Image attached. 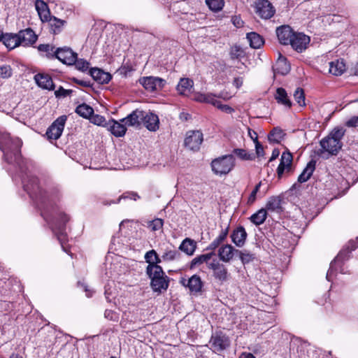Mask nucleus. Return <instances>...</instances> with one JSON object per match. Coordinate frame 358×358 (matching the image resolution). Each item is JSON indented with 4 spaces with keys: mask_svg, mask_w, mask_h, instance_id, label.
<instances>
[{
    "mask_svg": "<svg viewBox=\"0 0 358 358\" xmlns=\"http://www.w3.org/2000/svg\"><path fill=\"white\" fill-rule=\"evenodd\" d=\"M22 182L24 190L29 194L30 197L44 205V209L41 214L45 220L51 221L48 206H45V205L48 202V205L52 206L55 203L57 194L43 189L38 184V178L34 176H27V179L23 178Z\"/></svg>",
    "mask_w": 358,
    "mask_h": 358,
    "instance_id": "f257e3e1",
    "label": "nucleus"
},
{
    "mask_svg": "<svg viewBox=\"0 0 358 358\" xmlns=\"http://www.w3.org/2000/svg\"><path fill=\"white\" fill-rule=\"evenodd\" d=\"M22 145L19 138H11L9 134H0V149L3 158L8 164H16L21 172L25 171L27 162L22 158L20 148Z\"/></svg>",
    "mask_w": 358,
    "mask_h": 358,
    "instance_id": "f03ea898",
    "label": "nucleus"
},
{
    "mask_svg": "<svg viewBox=\"0 0 358 358\" xmlns=\"http://www.w3.org/2000/svg\"><path fill=\"white\" fill-rule=\"evenodd\" d=\"M343 127H336L331 133L320 141L322 150L330 155H336L342 148L341 139L345 135Z\"/></svg>",
    "mask_w": 358,
    "mask_h": 358,
    "instance_id": "7ed1b4c3",
    "label": "nucleus"
},
{
    "mask_svg": "<svg viewBox=\"0 0 358 358\" xmlns=\"http://www.w3.org/2000/svg\"><path fill=\"white\" fill-rule=\"evenodd\" d=\"M55 56L56 59L66 66L75 65V67H88L90 65L88 61L78 58V54L67 46L56 48Z\"/></svg>",
    "mask_w": 358,
    "mask_h": 358,
    "instance_id": "20e7f679",
    "label": "nucleus"
},
{
    "mask_svg": "<svg viewBox=\"0 0 358 358\" xmlns=\"http://www.w3.org/2000/svg\"><path fill=\"white\" fill-rule=\"evenodd\" d=\"M235 166V158L233 155H227L218 157L211 162L212 170L215 174L222 176L229 173Z\"/></svg>",
    "mask_w": 358,
    "mask_h": 358,
    "instance_id": "39448f33",
    "label": "nucleus"
},
{
    "mask_svg": "<svg viewBox=\"0 0 358 358\" xmlns=\"http://www.w3.org/2000/svg\"><path fill=\"white\" fill-rule=\"evenodd\" d=\"M59 220L54 222L53 230L57 236V238L63 248L64 251L67 252V250L64 246L65 242L66 241V234L65 233V224L69 222V217L64 213H59Z\"/></svg>",
    "mask_w": 358,
    "mask_h": 358,
    "instance_id": "423d86ee",
    "label": "nucleus"
},
{
    "mask_svg": "<svg viewBox=\"0 0 358 358\" xmlns=\"http://www.w3.org/2000/svg\"><path fill=\"white\" fill-rule=\"evenodd\" d=\"M210 345V349L217 353L227 349L230 345V341L224 334L217 331L212 334Z\"/></svg>",
    "mask_w": 358,
    "mask_h": 358,
    "instance_id": "0eeeda50",
    "label": "nucleus"
},
{
    "mask_svg": "<svg viewBox=\"0 0 358 358\" xmlns=\"http://www.w3.org/2000/svg\"><path fill=\"white\" fill-rule=\"evenodd\" d=\"M66 119V116L62 115L59 117L52 123V124L48 128L45 133L48 139L57 140L61 136L64 129Z\"/></svg>",
    "mask_w": 358,
    "mask_h": 358,
    "instance_id": "6e6552de",
    "label": "nucleus"
},
{
    "mask_svg": "<svg viewBox=\"0 0 358 358\" xmlns=\"http://www.w3.org/2000/svg\"><path fill=\"white\" fill-rule=\"evenodd\" d=\"M255 8V13L262 19H270L275 13V9L268 0H256Z\"/></svg>",
    "mask_w": 358,
    "mask_h": 358,
    "instance_id": "1a4fd4ad",
    "label": "nucleus"
},
{
    "mask_svg": "<svg viewBox=\"0 0 358 358\" xmlns=\"http://www.w3.org/2000/svg\"><path fill=\"white\" fill-rule=\"evenodd\" d=\"M203 142V134L199 131H189L185 139V146L188 149L197 151Z\"/></svg>",
    "mask_w": 358,
    "mask_h": 358,
    "instance_id": "9d476101",
    "label": "nucleus"
},
{
    "mask_svg": "<svg viewBox=\"0 0 358 358\" xmlns=\"http://www.w3.org/2000/svg\"><path fill=\"white\" fill-rule=\"evenodd\" d=\"M310 37L303 33H294L291 38L290 43L292 48L297 52H302L310 43Z\"/></svg>",
    "mask_w": 358,
    "mask_h": 358,
    "instance_id": "9b49d317",
    "label": "nucleus"
},
{
    "mask_svg": "<svg viewBox=\"0 0 358 358\" xmlns=\"http://www.w3.org/2000/svg\"><path fill=\"white\" fill-rule=\"evenodd\" d=\"M181 285L188 288L192 294L201 292L203 286V282L201 277L198 275H193L188 279L182 278L180 281Z\"/></svg>",
    "mask_w": 358,
    "mask_h": 358,
    "instance_id": "f8f14e48",
    "label": "nucleus"
},
{
    "mask_svg": "<svg viewBox=\"0 0 358 358\" xmlns=\"http://www.w3.org/2000/svg\"><path fill=\"white\" fill-rule=\"evenodd\" d=\"M208 268L213 270V276L220 282H224L228 279V271L226 266L220 263L217 259H213L208 265Z\"/></svg>",
    "mask_w": 358,
    "mask_h": 358,
    "instance_id": "ddd939ff",
    "label": "nucleus"
},
{
    "mask_svg": "<svg viewBox=\"0 0 358 358\" xmlns=\"http://www.w3.org/2000/svg\"><path fill=\"white\" fill-rule=\"evenodd\" d=\"M293 157L289 151L283 152L280 164L277 169V174L279 178H281L284 173H289L292 171Z\"/></svg>",
    "mask_w": 358,
    "mask_h": 358,
    "instance_id": "4468645a",
    "label": "nucleus"
},
{
    "mask_svg": "<svg viewBox=\"0 0 358 358\" xmlns=\"http://www.w3.org/2000/svg\"><path fill=\"white\" fill-rule=\"evenodd\" d=\"M82 71H87L93 79L99 84H106L111 80L110 73L103 71V69H78Z\"/></svg>",
    "mask_w": 358,
    "mask_h": 358,
    "instance_id": "2eb2a0df",
    "label": "nucleus"
},
{
    "mask_svg": "<svg viewBox=\"0 0 358 358\" xmlns=\"http://www.w3.org/2000/svg\"><path fill=\"white\" fill-rule=\"evenodd\" d=\"M140 83L150 92L161 90L165 85L166 81L158 77H145L140 80Z\"/></svg>",
    "mask_w": 358,
    "mask_h": 358,
    "instance_id": "dca6fc26",
    "label": "nucleus"
},
{
    "mask_svg": "<svg viewBox=\"0 0 358 358\" xmlns=\"http://www.w3.org/2000/svg\"><path fill=\"white\" fill-rule=\"evenodd\" d=\"M294 33L289 25H282L276 29L278 39L282 45H288Z\"/></svg>",
    "mask_w": 358,
    "mask_h": 358,
    "instance_id": "f3484780",
    "label": "nucleus"
},
{
    "mask_svg": "<svg viewBox=\"0 0 358 358\" xmlns=\"http://www.w3.org/2000/svg\"><path fill=\"white\" fill-rule=\"evenodd\" d=\"M143 124L149 131H155L159 129V120L156 114L143 111Z\"/></svg>",
    "mask_w": 358,
    "mask_h": 358,
    "instance_id": "a211bd4d",
    "label": "nucleus"
},
{
    "mask_svg": "<svg viewBox=\"0 0 358 358\" xmlns=\"http://www.w3.org/2000/svg\"><path fill=\"white\" fill-rule=\"evenodd\" d=\"M21 45L29 46L36 43L37 36L31 28L21 30L18 32Z\"/></svg>",
    "mask_w": 358,
    "mask_h": 358,
    "instance_id": "6ab92c4d",
    "label": "nucleus"
},
{
    "mask_svg": "<svg viewBox=\"0 0 358 358\" xmlns=\"http://www.w3.org/2000/svg\"><path fill=\"white\" fill-rule=\"evenodd\" d=\"M143 111L136 109L126 117L121 119L120 122L125 123L127 126H138L143 121Z\"/></svg>",
    "mask_w": 358,
    "mask_h": 358,
    "instance_id": "aec40b11",
    "label": "nucleus"
},
{
    "mask_svg": "<svg viewBox=\"0 0 358 358\" xmlns=\"http://www.w3.org/2000/svg\"><path fill=\"white\" fill-rule=\"evenodd\" d=\"M247 236L248 234L244 227L240 226L232 231L231 234V241L237 247L241 248L244 245L245 243Z\"/></svg>",
    "mask_w": 358,
    "mask_h": 358,
    "instance_id": "412c9836",
    "label": "nucleus"
},
{
    "mask_svg": "<svg viewBox=\"0 0 358 358\" xmlns=\"http://www.w3.org/2000/svg\"><path fill=\"white\" fill-rule=\"evenodd\" d=\"M125 123L122 122H117L114 120H110L108 121L107 129L116 137H122L123 136L126 131Z\"/></svg>",
    "mask_w": 358,
    "mask_h": 358,
    "instance_id": "4be33fe9",
    "label": "nucleus"
},
{
    "mask_svg": "<svg viewBox=\"0 0 358 358\" xmlns=\"http://www.w3.org/2000/svg\"><path fill=\"white\" fill-rule=\"evenodd\" d=\"M236 249L229 244L221 246L218 250V257L224 262H229L236 253Z\"/></svg>",
    "mask_w": 358,
    "mask_h": 358,
    "instance_id": "5701e85b",
    "label": "nucleus"
},
{
    "mask_svg": "<svg viewBox=\"0 0 358 358\" xmlns=\"http://www.w3.org/2000/svg\"><path fill=\"white\" fill-rule=\"evenodd\" d=\"M34 80L38 87L48 90L54 89V84L51 77L45 73H38L34 76Z\"/></svg>",
    "mask_w": 358,
    "mask_h": 358,
    "instance_id": "b1692460",
    "label": "nucleus"
},
{
    "mask_svg": "<svg viewBox=\"0 0 358 358\" xmlns=\"http://www.w3.org/2000/svg\"><path fill=\"white\" fill-rule=\"evenodd\" d=\"M3 43L8 50H13L21 45L17 34L6 33L3 34L2 38Z\"/></svg>",
    "mask_w": 358,
    "mask_h": 358,
    "instance_id": "393cba45",
    "label": "nucleus"
},
{
    "mask_svg": "<svg viewBox=\"0 0 358 358\" xmlns=\"http://www.w3.org/2000/svg\"><path fill=\"white\" fill-rule=\"evenodd\" d=\"M246 38L251 48L254 49L260 48L264 43L263 37L256 32H250L247 34Z\"/></svg>",
    "mask_w": 358,
    "mask_h": 358,
    "instance_id": "a878e982",
    "label": "nucleus"
},
{
    "mask_svg": "<svg viewBox=\"0 0 358 358\" xmlns=\"http://www.w3.org/2000/svg\"><path fill=\"white\" fill-rule=\"evenodd\" d=\"M315 169V162L312 160L308 163L306 168L303 169L302 173L299 175V176L298 177V181L300 183L306 182L311 177Z\"/></svg>",
    "mask_w": 358,
    "mask_h": 358,
    "instance_id": "bb28decb",
    "label": "nucleus"
},
{
    "mask_svg": "<svg viewBox=\"0 0 358 358\" xmlns=\"http://www.w3.org/2000/svg\"><path fill=\"white\" fill-rule=\"evenodd\" d=\"M151 286L155 292L166 290L169 287V280H166V276L155 278L151 279Z\"/></svg>",
    "mask_w": 358,
    "mask_h": 358,
    "instance_id": "cd10ccee",
    "label": "nucleus"
},
{
    "mask_svg": "<svg viewBox=\"0 0 358 358\" xmlns=\"http://www.w3.org/2000/svg\"><path fill=\"white\" fill-rule=\"evenodd\" d=\"M266 210L280 213L282 211L281 199L279 196L270 197L266 204Z\"/></svg>",
    "mask_w": 358,
    "mask_h": 358,
    "instance_id": "c85d7f7f",
    "label": "nucleus"
},
{
    "mask_svg": "<svg viewBox=\"0 0 358 358\" xmlns=\"http://www.w3.org/2000/svg\"><path fill=\"white\" fill-rule=\"evenodd\" d=\"M275 98L278 103L282 104L288 108L292 106V102L287 96L286 90L284 88L279 87L277 89Z\"/></svg>",
    "mask_w": 358,
    "mask_h": 358,
    "instance_id": "c756f323",
    "label": "nucleus"
},
{
    "mask_svg": "<svg viewBox=\"0 0 358 358\" xmlns=\"http://www.w3.org/2000/svg\"><path fill=\"white\" fill-rule=\"evenodd\" d=\"M229 226L225 229H222L219 236L208 245V250H214L220 246V245L226 239L229 233Z\"/></svg>",
    "mask_w": 358,
    "mask_h": 358,
    "instance_id": "7c9ffc66",
    "label": "nucleus"
},
{
    "mask_svg": "<svg viewBox=\"0 0 358 358\" xmlns=\"http://www.w3.org/2000/svg\"><path fill=\"white\" fill-rule=\"evenodd\" d=\"M179 249L188 255H192L196 249V243L187 238L181 243Z\"/></svg>",
    "mask_w": 358,
    "mask_h": 358,
    "instance_id": "2f4dec72",
    "label": "nucleus"
},
{
    "mask_svg": "<svg viewBox=\"0 0 358 358\" xmlns=\"http://www.w3.org/2000/svg\"><path fill=\"white\" fill-rule=\"evenodd\" d=\"M75 111L80 117L85 119H90V117L94 114V109L86 103L78 105Z\"/></svg>",
    "mask_w": 358,
    "mask_h": 358,
    "instance_id": "473e14b6",
    "label": "nucleus"
},
{
    "mask_svg": "<svg viewBox=\"0 0 358 358\" xmlns=\"http://www.w3.org/2000/svg\"><path fill=\"white\" fill-rule=\"evenodd\" d=\"M49 23L50 31L54 34H57L62 31V28L66 23V21L60 20L56 17H52L50 18Z\"/></svg>",
    "mask_w": 358,
    "mask_h": 358,
    "instance_id": "72a5a7b5",
    "label": "nucleus"
},
{
    "mask_svg": "<svg viewBox=\"0 0 358 358\" xmlns=\"http://www.w3.org/2000/svg\"><path fill=\"white\" fill-rule=\"evenodd\" d=\"M193 86V81L189 78H181L177 85V90L180 94H186Z\"/></svg>",
    "mask_w": 358,
    "mask_h": 358,
    "instance_id": "f704fd0d",
    "label": "nucleus"
},
{
    "mask_svg": "<svg viewBox=\"0 0 358 358\" xmlns=\"http://www.w3.org/2000/svg\"><path fill=\"white\" fill-rule=\"evenodd\" d=\"M146 272L151 279L165 276L162 268L157 264L148 265Z\"/></svg>",
    "mask_w": 358,
    "mask_h": 358,
    "instance_id": "c9c22d12",
    "label": "nucleus"
},
{
    "mask_svg": "<svg viewBox=\"0 0 358 358\" xmlns=\"http://www.w3.org/2000/svg\"><path fill=\"white\" fill-rule=\"evenodd\" d=\"M267 217L266 210L262 208L250 217V221L255 225H260L264 222Z\"/></svg>",
    "mask_w": 358,
    "mask_h": 358,
    "instance_id": "e433bc0d",
    "label": "nucleus"
},
{
    "mask_svg": "<svg viewBox=\"0 0 358 358\" xmlns=\"http://www.w3.org/2000/svg\"><path fill=\"white\" fill-rule=\"evenodd\" d=\"M215 254L213 252H210L196 257L192 260L190 268H193L203 263H206L208 265V264L210 263L208 262V261L212 258V257Z\"/></svg>",
    "mask_w": 358,
    "mask_h": 358,
    "instance_id": "4c0bfd02",
    "label": "nucleus"
},
{
    "mask_svg": "<svg viewBox=\"0 0 358 358\" xmlns=\"http://www.w3.org/2000/svg\"><path fill=\"white\" fill-rule=\"evenodd\" d=\"M38 51L48 58H55V52L56 49L50 44H41L38 46Z\"/></svg>",
    "mask_w": 358,
    "mask_h": 358,
    "instance_id": "58836bf2",
    "label": "nucleus"
},
{
    "mask_svg": "<svg viewBox=\"0 0 358 358\" xmlns=\"http://www.w3.org/2000/svg\"><path fill=\"white\" fill-rule=\"evenodd\" d=\"M215 96L212 94L197 93L194 96V99L199 102L216 104Z\"/></svg>",
    "mask_w": 358,
    "mask_h": 358,
    "instance_id": "ea45409f",
    "label": "nucleus"
},
{
    "mask_svg": "<svg viewBox=\"0 0 358 358\" xmlns=\"http://www.w3.org/2000/svg\"><path fill=\"white\" fill-rule=\"evenodd\" d=\"M230 57L232 59H241L245 55V50L239 45H233L230 49Z\"/></svg>",
    "mask_w": 358,
    "mask_h": 358,
    "instance_id": "a19ab883",
    "label": "nucleus"
},
{
    "mask_svg": "<svg viewBox=\"0 0 358 358\" xmlns=\"http://www.w3.org/2000/svg\"><path fill=\"white\" fill-rule=\"evenodd\" d=\"M180 256V254L178 250L166 249L162 255V259L164 262H171L178 259Z\"/></svg>",
    "mask_w": 358,
    "mask_h": 358,
    "instance_id": "79ce46f5",
    "label": "nucleus"
},
{
    "mask_svg": "<svg viewBox=\"0 0 358 358\" xmlns=\"http://www.w3.org/2000/svg\"><path fill=\"white\" fill-rule=\"evenodd\" d=\"M283 136V131L278 127H275L269 133L268 140L270 141L278 143L282 139Z\"/></svg>",
    "mask_w": 358,
    "mask_h": 358,
    "instance_id": "37998d69",
    "label": "nucleus"
},
{
    "mask_svg": "<svg viewBox=\"0 0 358 358\" xmlns=\"http://www.w3.org/2000/svg\"><path fill=\"white\" fill-rule=\"evenodd\" d=\"M206 3L209 8L215 12L221 10L224 6V0H206Z\"/></svg>",
    "mask_w": 358,
    "mask_h": 358,
    "instance_id": "c03bdc74",
    "label": "nucleus"
},
{
    "mask_svg": "<svg viewBox=\"0 0 358 358\" xmlns=\"http://www.w3.org/2000/svg\"><path fill=\"white\" fill-rule=\"evenodd\" d=\"M236 254H238L243 264H247L255 259V255L247 250H236Z\"/></svg>",
    "mask_w": 358,
    "mask_h": 358,
    "instance_id": "a18cd8bd",
    "label": "nucleus"
},
{
    "mask_svg": "<svg viewBox=\"0 0 358 358\" xmlns=\"http://www.w3.org/2000/svg\"><path fill=\"white\" fill-rule=\"evenodd\" d=\"M343 259V252H340L336 257L334 259L333 262H331L330 268L327 273V279L329 281L331 280L332 275L334 274V271L335 269L336 264L340 262H342Z\"/></svg>",
    "mask_w": 358,
    "mask_h": 358,
    "instance_id": "49530a36",
    "label": "nucleus"
},
{
    "mask_svg": "<svg viewBox=\"0 0 358 358\" xmlns=\"http://www.w3.org/2000/svg\"><path fill=\"white\" fill-rule=\"evenodd\" d=\"M294 98L300 106H305V94L302 88L298 87L294 93Z\"/></svg>",
    "mask_w": 358,
    "mask_h": 358,
    "instance_id": "de8ad7c7",
    "label": "nucleus"
},
{
    "mask_svg": "<svg viewBox=\"0 0 358 358\" xmlns=\"http://www.w3.org/2000/svg\"><path fill=\"white\" fill-rule=\"evenodd\" d=\"M90 121L92 123L98 125L102 126L107 128L108 122L106 121V118L100 115H92L90 117Z\"/></svg>",
    "mask_w": 358,
    "mask_h": 358,
    "instance_id": "09e8293b",
    "label": "nucleus"
},
{
    "mask_svg": "<svg viewBox=\"0 0 358 358\" xmlns=\"http://www.w3.org/2000/svg\"><path fill=\"white\" fill-rule=\"evenodd\" d=\"M233 153L242 160H252V155L248 153V152L242 148H236L233 150Z\"/></svg>",
    "mask_w": 358,
    "mask_h": 358,
    "instance_id": "8fccbe9b",
    "label": "nucleus"
},
{
    "mask_svg": "<svg viewBox=\"0 0 358 358\" xmlns=\"http://www.w3.org/2000/svg\"><path fill=\"white\" fill-rule=\"evenodd\" d=\"M164 222L162 219L156 218L148 222V227L152 231H158L163 227Z\"/></svg>",
    "mask_w": 358,
    "mask_h": 358,
    "instance_id": "3c124183",
    "label": "nucleus"
},
{
    "mask_svg": "<svg viewBox=\"0 0 358 358\" xmlns=\"http://www.w3.org/2000/svg\"><path fill=\"white\" fill-rule=\"evenodd\" d=\"M35 5L36 9L37 10L40 17H42L43 13L47 14L48 8L47 4L44 1L37 0Z\"/></svg>",
    "mask_w": 358,
    "mask_h": 358,
    "instance_id": "603ef678",
    "label": "nucleus"
},
{
    "mask_svg": "<svg viewBox=\"0 0 358 358\" xmlns=\"http://www.w3.org/2000/svg\"><path fill=\"white\" fill-rule=\"evenodd\" d=\"M155 259H157V254L155 250H151L145 253V259L149 264L148 265L155 264Z\"/></svg>",
    "mask_w": 358,
    "mask_h": 358,
    "instance_id": "864d4df0",
    "label": "nucleus"
},
{
    "mask_svg": "<svg viewBox=\"0 0 358 358\" xmlns=\"http://www.w3.org/2000/svg\"><path fill=\"white\" fill-rule=\"evenodd\" d=\"M261 185H262V182H259L255 186L254 189L252 191V192L250 193V196L248 197V203L251 204V203L255 202V201L256 200L257 193L259 192Z\"/></svg>",
    "mask_w": 358,
    "mask_h": 358,
    "instance_id": "5fc2aeb1",
    "label": "nucleus"
},
{
    "mask_svg": "<svg viewBox=\"0 0 358 358\" xmlns=\"http://www.w3.org/2000/svg\"><path fill=\"white\" fill-rule=\"evenodd\" d=\"M346 71V69H328L327 72H322L324 75L331 74L334 76L343 75Z\"/></svg>",
    "mask_w": 358,
    "mask_h": 358,
    "instance_id": "6e6d98bb",
    "label": "nucleus"
},
{
    "mask_svg": "<svg viewBox=\"0 0 358 358\" xmlns=\"http://www.w3.org/2000/svg\"><path fill=\"white\" fill-rule=\"evenodd\" d=\"M215 102H216V104H213V105L216 106L217 108H220L222 111L226 112L227 113H231L234 111V109L231 107H230L228 105L222 104L221 102L219 100H217L216 98H215Z\"/></svg>",
    "mask_w": 358,
    "mask_h": 358,
    "instance_id": "4d7b16f0",
    "label": "nucleus"
},
{
    "mask_svg": "<svg viewBox=\"0 0 358 358\" xmlns=\"http://www.w3.org/2000/svg\"><path fill=\"white\" fill-rule=\"evenodd\" d=\"M122 199H132L134 201H136L137 199H140V196H138V194L136 193V192H126L124 193V194H122L118 199V202Z\"/></svg>",
    "mask_w": 358,
    "mask_h": 358,
    "instance_id": "13d9d810",
    "label": "nucleus"
},
{
    "mask_svg": "<svg viewBox=\"0 0 358 358\" xmlns=\"http://www.w3.org/2000/svg\"><path fill=\"white\" fill-rule=\"evenodd\" d=\"M329 67H345V64L343 59H338L329 63Z\"/></svg>",
    "mask_w": 358,
    "mask_h": 358,
    "instance_id": "bf43d9fd",
    "label": "nucleus"
},
{
    "mask_svg": "<svg viewBox=\"0 0 358 358\" xmlns=\"http://www.w3.org/2000/svg\"><path fill=\"white\" fill-rule=\"evenodd\" d=\"M345 126L348 127H358V116H353L345 122Z\"/></svg>",
    "mask_w": 358,
    "mask_h": 358,
    "instance_id": "052dcab7",
    "label": "nucleus"
},
{
    "mask_svg": "<svg viewBox=\"0 0 358 358\" xmlns=\"http://www.w3.org/2000/svg\"><path fill=\"white\" fill-rule=\"evenodd\" d=\"M231 22H232L233 24L237 28L242 27L244 24L243 21L239 16L232 17Z\"/></svg>",
    "mask_w": 358,
    "mask_h": 358,
    "instance_id": "680f3d73",
    "label": "nucleus"
},
{
    "mask_svg": "<svg viewBox=\"0 0 358 358\" xmlns=\"http://www.w3.org/2000/svg\"><path fill=\"white\" fill-rule=\"evenodd\" d=\"M70 90H64L61 87L59 90L55 91V94L57 97L66 96L70 94Z\"/></svg>",
    "mask_w": 358,
    "mask_h": 358,
    "instance_id": "e2e57ef3",
    "label": "nucleus"
},
{
    "mask_svg": "<svg viewBox=\"0 0 358 358\" xmlns=\"http://www.w3.org/2000/svg\"><path fill=\"white\" fill-rule=\"evenodd\" d=\"M278 64L280 66H289L290 64L289 62L287 61V58L282 55H280L278 59Z\"/></svg>",
    "mask_w": 358,
    "mask_h": 358,
    "instance_id": "0e129e2a",
    "label": "nucleus"
},
{
    "mask_svg": "<svg viewBox=\"0 0 358 358\" xmlns=\"http://www.w3.org/2000/svg\"><path fill=\"white\" fill-rule=\"evenodd\" d=\"M12 75L11 69H0V76L3 78H8Z\"/></svg>",
    "mask_w": 358,
    "mask_h": 358,
    "instance_id": "69168bd1",
    "label": "nucleus"
},
{
    "mask_svg": "<svg viewBox=\"0 0 358 358\" xmlns=\"http://www.w3.org/2000/svg\"><path fill=\"white\" fill-rule=\"evenodd\" d=\"M289 72V69H273V77H275L278 74L285 76Z\"/></svg>",
    "mask_w": 358,
    "mask_h": 358,
    "instance_id": "338daca9",
    "label": "nucleus"
},
{
    "mask_svg": "<svg viewBox=\"0 0 358 358\" xmlns=\"http://www.w3.org/2000/svg\"><path fill=\"white\" fill-rule=\"evenodd\" d=\"M255 150L256 153L258 156H264V152L263 146L261 145V143L259 141H257L255 143Z\"/></svg>",
    "mask_w": 358,
    "mask_h": 358,
    "instance_id": "774afa93",
    "label": "nucleus"
}]
</instances>
